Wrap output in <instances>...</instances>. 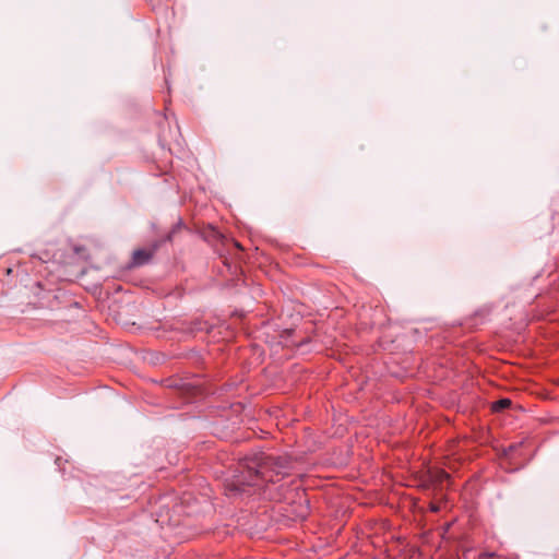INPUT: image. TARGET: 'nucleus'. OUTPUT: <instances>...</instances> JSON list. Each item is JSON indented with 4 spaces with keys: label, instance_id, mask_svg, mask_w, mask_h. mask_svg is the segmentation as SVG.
Instances as JSON below:
<instances>
[{
    "label": "nucleus",
    "instance_id": "nucleus-2",
    "mask_svg": "<svg viewBox=\"0 0 559 559\" xmlns=\"http://www.w3.org/2000/svg\"><path fill=\"white\" fill-rule=\"evenodd\" d=\"M158 245L154 243L150 249H136L133 252V264L143 265L147 263L155 253Z\"/></svg>",
    "mask_w": 559,
    "mask_h": 559
},
{
    "label": "nucleus",
    "instance_id": "nucleus-4",
    "mask_svg": "<svg viewBox=\"0 0 559 559\" xmlns=\"http://www.w3.org/2000/svg\"><path fill=\"white\" fill-rule=\"evenodd\" d=\"M493 556H495L493 552H483V554H480V558H491Z\"/></svg>",
    "mask_w": 559,
    "mask_h": 559
},
{
    "label": "nucleus",
    "instance_id": "nucleus-1",
    "mask_svg": "<svg viewBox=\"0 0 559 559\" xmlns=\"http://www.w3.org/2000/svg\"><path fill=\"white\" fill-rule=\"evenodd\" d=\"M243 471L228 485L233 492H245L247 486L258 485L259 479L273 481V475H284L290 468L287 456H272L263 452L245 459Z\"/></svg>",
    "mask_w": 559,
    "mask_h": 559
},
{
    "label": "nucleus",
    "instance_id": "nucleus-3",
    "mask_svg": "<svg viewBox=\"0 0 559 559\" xmlns=\"http://www.w3.org/2000/svg\"><path fill=\"white\" fill-rule=\"evenodd\" d=\"M511 405V401L509 399H501L493 403V411H502L508 408Z\"/></svg>",
    "mask_w": 559,
    "mask_h": 559
}]
</instances>
